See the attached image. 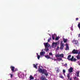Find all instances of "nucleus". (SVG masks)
<instances>
[{"label": "nucleus", "instance_id": "1", "mask_svg": "<svg viewBox=\"0 0 80 80\" xmlns=\"http://www.w3.org/2000/svg\"><path fill=\"white\" fill-rule=\"evenodd\" d=\"M71 57V55H69L68 56L67 59L69 61H70L71 62H76L77 60L76 59V58H74V57L72 56L71 58H70Z\"/></svg>", "mask_w": 80, "mask_h": 80}, {"label": "nucleus", "instance_id": "2", "mask_svg": "<svg viewBox=\"0 0 80 80\" xmlns=\"http://www.w3.org/2000/svg\"><path fill=\"white\" fill-rule=\"evenodd\" d=\"M55 56L57 58H58V57H61V58H63V57H64V55H63V54H60L59 53H58L56 54Z\"/></svg>", "mask_w": 80, "mask_h": 80}, {"label": "nucleus", "instance_id": "3", "mask_svg": "<svg viewBox=\"0 0 80 80\" xmlns=\"http://www.w3.org/2000/svg\"><path fill=\"white\" fill-rule=\"evenodd\" d=\"M63 48H64V44L62 43V41H61L60 43V50H63Z\"/></svg>", "mask_w": 80, "mask_h": 80}, {"label": "nucleus", "instance_id": "4", "mask_svg": "<svg viewBox=\"0 0 80 80\" xmlns=\"http://www.w3.org/2000/svg\"><path fill=\"white\" fill-rule=\"evenodd\" d=\"M43 44L46 48H49V47H50V44H49L48 42L44 43Z\"/></svg>", "mask_w": 80, "mask_h": 80}, {"label": "nucleus", "instance_id": "5", "mask_svg": "<svg viewBox=\"0 0 80 80\" xmlns=\"http://www.w3.org/2000/svg\"><path fill=\"white\" fill-rule=\"evenodd\" d=\"M38 71L40 73H42V74H43V73H45V71H44V70H42L40 68L38 69Z\"/></svg>", "mask_w": 80, "mask_h": 80}, {"label": "nucleus", "instance_id": "6", "mask_svg": "<svg viewBox=\"0 0 80 80\" xmlns=\"http://www.w3.org/2000/svg\"><path fill=\"white\" fill-rule=\"evenodd\" d=\"M72 52L74 54H77V53H78V50L74 49L72 51Z\"/></svg>", "mask_w": 80, "mask_h": 80}, {"label": "nucleus", "instance_id": "7", "mask_svg": "<svg viewBox=\"0 0 80 80\" xmlns=\"http://www.w3.org/2000/svg\"><path fill=\"white\" fill-rule=\"evenodd\" d=\"M40 78L41 80H47L45 77L43 75L41 76Z\"/></svg>", "mask_w": 80, "mask_h": 80}, {"label": "nucleus", "instance_id": "8", "mask_svg": "<svg viewBox=\"0 0 80 80\" xmlns=\"http://www.w3.org/2000/svg\"><path fill=\"white\" fill-rule=\"evenodd\" d=\"M67 77L68 78V80H72V79L70 78V73H69L67 75Z\"/></svg>", "mask_w": 80, "mask_h": 80}, {"label": "nucleus", "instance_id": "9", "mask_svg": "<svg viewBox=\"0 0 80 80\" xmlns=\"http://www.w3.org/2000/svg\"><path fill=\"white\" fill-rule=\"evenodd\" d=\"M73 68H72V67H71L68 70L69 72L70 73L73 72Z\"/></svg>", "mask_w": 80, "mask_h": 80}, {"label": "nucleus", "instance_id": "10", "mask_svg": "<svg viewBox=\"0 0 80 80\" xmlns=\"http://www.w3.org/2000/svg\"><path fill=\"white\" fill-rule=\"evenodd\" d=\"M10 68L11 69V70L12 72V73H13L14 72V70H15V67L12 66H11L10 67Z\"/></svg>", "mask_w": 80, "mask_h": 80}, {"label": "nucleus", "instance_id": "11", "mask_svg": "<svg viewBox=\"0 0 80 80\" xmlns=\"http://www.w3.org/2000/svg\"><path fill=\"white\" fill-rule=\"evenodd\" d=\"M57 45H58V42H53L52 44L53 46H54L55 47H57Z\"/></svg>", "mask_w": 80, "mask_h": 80}, {"label": "nucleus", "instance_id": "12", "mask_svg": "<svg viewBox=\"0 0 80 80\" xmlns=\"http://www.w3.org/2000/svg\"><path fill=\"white\" fill-rule=\"evenodd\" d=\"M66 48L65 50H69V47H68V45L67 44H66Z\"/></svg>", "mask_w": 80, "mask_h": 80}, {"label": "nucleus", "instance_id": "13", "mask_svg": "<svg viewBox=\"0 0 80 80\" xmlns=\"http://www.w3.org/2000/svg\"><path fill=\"white\" fill-rule=\"evenodd\" d=\"M45 53V52H40V55L41 56H43Z\"/></svg>", "mask_w": 80, "mask_h": 80}, {"label": "nucleus", "instance_id": "14", "mask_svg": "<svg viewBox=\"0 0 80 80\" xmlns=\"http://www.w3.org/2000/svg\"><path fill=\"white\" fill-rule=\"evenodd\" d=\"M63 41L64 43H67V41H68V39H65V38H63Z\"/></svg>", "mask_w": 80, "mask_h": 80}, {"label": "nucleus", "instance_id": "15", "mask_svg": "<svg viewBox=\"0 0 80 80\" xmlns=\"http://www.w3.org/2000/svg\"><path fill=\"white\" fill-rule=\"evenodd\" d=\"M29 80H33V79H34V77H33L32 76L30 75L29 77Z\"/></svg>", "mask_w": 80, "mask_h": 80}, {"label": "nucleus", "instance_id": "16", "mask_svg": "<svg viewBox=\"0 0 80 80\" xmlns=\"http://www.w3.org/2000/svg\"><path fill=\"white\" fill-rule=\"evenodd\" d=\"M45 57H46V58H48V59L51 58L48 55H45Z\"/></svg>", "mask_w": 80, "mask_h": 80}, {"label": "nucleus", "instance_id": "17", "mask_svg": "<svg viewBox=\"0 0 80 80\" xmlns=\"http://www.w3.org/2000/svg\"><path fill=\"white\" fill-rule=\"evenodd\" d=\"M77 60H80V55H78L76 57Z\"/></svg>", "mask_w": 80, "mask_h": 80}, {"label": "nucleus", "instance_id": "18", "mask_svg": "<svg viewBox=\"0 0 80 80\" xmlns=\"http://www.w3.org/2000/svg\"><path fill=\"white\" fill-rule=\"evenodd\" d=\"M76 73L77 75V77H79V73H80V71H79L76 72Z\"/></svg>", "mask_w": 80, "mask_h": 80}, {"label": "nucleus", "instance_id": "19", "mask_svg": "<svg viewBox=\"0 0 80 80\" xmlns=\"http://www.w3.org/2000/svg\"><path fill=\"white\" fill-rule=\"evenodd\" d=\"M37 64H36V65L35 64H33V67L34 68H35L36 69H37Z\"/></svg>", "mask_w": 80, "mask_h": 80}, {"label": "nucleus", "instance_id": "20", "mask_svg": "<svg viewBox=\"0 0 80 80\" xmlns=\"http://www.w3.org/2000/svg\"><path fill=\"white\" fill-rule=\"evenodd\" d=\"M59 78H61L63 79V78H64V77H63V76H62V75L60 74L59 75Z\"/></svg>", "mask_w": 80, "mask_h": 80}, {"label": "nucleus", "instance_id": "21", "mask_svg": "<svg viewBox=\"0 0 80 80\" xmlns=\"http://www.w3.org/2000/svg\"><path fill=\"white\" fill-rule=\"evenodd\" d=\"M37 54L38 58V60H39L40 58V55H38V53H37Z\"/></svg>", "mask_w": 80, "mask_h": 80}, {"label": "nucleus", "instance_id": "22", "mask_svg": "<svg viewBox=\"0 0 80 80\" xmlns=\"http://www.w3.org/2000/svg\"><path fill=\"white\" fill-rule=\"evenodd\" d=\"M73 78L74 80H78V78L75 77L74 78Z\"/></svg>", "mask_w": 80, "mask_h": 80}, {"label": "nucleus", "instance_id": "23", "mask_svg": "<svg viewBox=\"0 0 80 80\" xmlns=\"http://www.w3.org/2000/svg\"><path fill=\"white\" fill-rule=\"evenodd\" d=\"M57 60H58V61H61V60H62V58H59L57 59Z\"/></svg>", "mask_w": 80, "mask_h": 80}, {"label": "nucleus", "instance_id": "24", "mask_svg": "<svg viewBox=\"0 0 80 80\" xmlns=\"http://www.w3.org/2000/svg\"><path fill=\"white\" fill-rule=\"evenodd\" d=\"M49 55L53 57V54L52 52H49Z\"/></svg>", "mask_w": 80, "mask_h": 80}, {"label": "nucleus", "instance_id": "25", "mask_svg": "<svg viewBox=\"0 0 80 80\" xmlns=\"http://www.w3.org/2000/svg\"><path fill=\"white\" fill-rule=\"evenodd\" d=\"M74 42H75V43L74 44L75 45H77L78 43V41H76L75 40H74Z\"/></svg>", "mask_w": 80, "mask_h": 80}, {"label": "nucleus", "instance_id": "26", "mask_svg": "<svg viewBox=\"0 0 80 80\" xmlns=\"http://www.w3.org/2000/svg\"><path fill=\"white\" fill-rule=\"evenodd\" d=\"M49 48H45V50H46V52H48V51H49Z\"/></svg>", "mask_w": 80, "mask_h": 80}, {"label": "nucleus", "instance_id": "27", "mask_svg": "<svg viewBox=\"0 0 80 80\" xmlns=\"http://www.w3.org/2000/svg\"><path fill=\"white\" fill-rule=\"evenodd\" d=\"M78 52L77 53V54L78 55H80V50H78Z\"/></svg>", "mask_w": 80, "mask_h": 80}, {"label": "nucleus", "instance_id": "28", "mask_svg": "<svg viewBox=\"0 0 80 80\" xmlns=\"http://www.w3.org/2000/svg\"><path fill=\"white\" fill-rule=\"evenodd\" d=\"M52 39H51V38L48 39V42H49L50 40H51Z\"/></svg>", "mask_w": 80, "mask_h": 80}, {"label": "nucleus", "instance_id": "29", "mask_svg": "<svg viewBox=\"0 0 80 80\" xmlns=\"http://www.w3.org/2000/svg\"><path fill=\"white\" fill-rule=\"evenodd\" d=\"M78 27L79 28V29L80 31V23H79L78 24Z\"/></svg>", "mask_w": 80, "mask_h": 80}, {"label": "nucleus", "instance_id": "30", "mask_svg": "<svg viewBox=\"0 0 80 80\" xmlns=\"http://www.w3.org/2000/svg\"><path fill=\"white\" fill-rule=\"evenodd\" d=\"M58 39H59V38L58 37H57L55 38V40H58Z\"/></svg>", "mask_w": 80, "mask_h": 80}, {"label": "nucleus", "instance_id": "31", "mask_svg": "<svg viewBox=\"0 0 80 80\" xmlns=\"http://www.w3.org/2000/svg\"><path fill=\"white\" fill-rule=\"evenodd\" d=\"M52 37L53 40H55V37H54V36L53 35H52Z\"/></svg>", "mask_w": 80, "mask_h": 80}, {"label": "nucleus", "instance_id": "32", "mask_svg": "<svg viewBox=\"0 0 80 80\" xmlns=\"http://www.w3.org/2000/svg\"><path fill=\"white\" fill-rule=\"evenodd\" d=\"M62 72H63V73H65V72H66L65 70L63 69V70Z\"/></svg>", "mask_w": 80, "mask_h": 80}, {"label": "nucleus", "instance_id": "33", "mask_svg": "<svg viewBox=\"0 0 80 80\" xmlns=\"http://www.w3.org/2000/svg\"><path fill=\"white\" fill-rule=\"evenodd\" d=\"M44 74H45V75L46 77H47V76H48V73H45V72H44Z\"/></svg>", "mask_w": 80, "mask_h": 80}, {"label": "nucleus", "instance_id": "34", "mask_svg": "<svg viewBox=\"0 0 80 80\" xmlns=\"http://www.w3.org/2000/svg\"><path fill=\"white\" fill-rule=\"evenodd\" d=\"M10 75H11V78H13V74H10Z\"/></svg>", "mask_w": 80, "mask_h": 80}, {"label": "nucleus", "instance_id": "35", "mask_svg": "<svg viewBox=\"0 0 80 80\" xmlns=\"http://www.w3.org/2000/svg\"><path fill=\"white\" fill-rule=\"evenodd\" d=\"M59 72L60 71H59V69H58L57 70V73H59Z\"/></svg>", "mask_w": 80, "mask_h": 80}, {"label": "nucleus", "instance_id": "36", "mask_svg": "<svg viewBox=\"0 0 80 80\" xmlns=\"http://www.w3.org/2000/svg\"><path fill=\"white\" fill-rule=\"evenodd\" d=\"M58 49H59V46H58L57 48H56V50H58Z\"/></svg>", "mask_w": 80, "mask_h": 80}, {"label": "nucleus", "instance_id": "37", "mask_svg": "<svg viewBox=\"0 0 80 80\" xmlns=\"http://www.w3.org/2000/svg\"><path fill=\"white\" fill-rule=\"evenodd\" d=\"M18 70V69H16L15 70H14V72L17 71Z\"/></svg>", "mask_w": 80, "mask_h": 80}, {"label": "nucleus", "instance_id": "38", "mask_svg": "<svg viewBox=\"0 0 80 80\" xmlns=\"http://www.w3.org/2000/svg\"><path fill=\"white\" fill-rule=\"evenodd\" d=\"M76 21L78 20V18H76Z\"/></svg>", "mask_w": 80, "mask_h": 80}, {"label": "nucleus", "instance_id": "39", "mask_svg": "<svg viewBox=\"0 0 80 80\" xmlns=\"http://www.w3.org/2000/svg\"><path fill=\"white\" fill-rule=\"evenodd\" d=\"M78 37H80V34H78Z\"/></svg>", "mask_w": 80, "mask_h": 80}, {"label": "nucleus", "instance_id": "40", "mask_svg": "<svg viewBox=\"0 0 80 80\" xmlns=\"http://www.w3.org/2000/svg\"><path fill=\"white\" fill-rule=\"evenodd\" d=\"M65 65L66 67H67V64L65 63Z\"/></svg>", "mask_w": 80, "mask_h": 80}, {"label": "nucleus", "instance_id": "41", "mask_svg": "<svg viewBox=\"0 0 80 80\" xmlns=\"http://www.w3.org/2000/svg\"><path fill=\"white\" fill-rule=\"evenodd\" d=\"M78 65H80V62H78Z\"/></svg>", "mask_w": 80, "mask_h": 80}, {"label": "nucleus", "instance_id": "42", "mask_svg": "<svg viewBox=\"0 0 80 80\" xmlns=\"http://www.w3.org/2000/svg\"><path fill=\"white\" fill-rule=\"evenodd\" d=\"M54 60H57V59H55Z\"/></svg>", "mask_w": 80, "mask_h": 80}]
</instances>
